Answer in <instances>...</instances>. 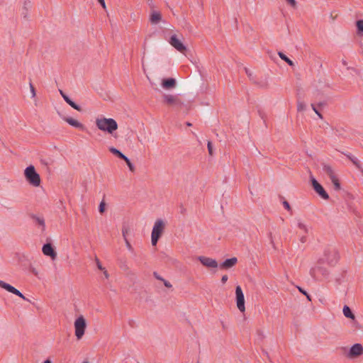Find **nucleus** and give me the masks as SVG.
Returning <instances> with one entry per match:
<instances>
[{
  "instance_id": "f257e3e1",
  "label": "nucleus",
  "mask_w": 363,
  "mask_h": 363,
  "mask_svg": "<svg viewBox=\"0 0 363 363\" xmlns=\"http://www.w3.org/2000/svg\"><path fill=\"white\" fill-rule=\"evenodd\" d=\"M96 125L99 130L107 132L115 138L117 137L113 135V133L118 129V124L114 119L106 118H96Z\"/></svg>"
},
{
  "instance_id": "f03ea898",
  "label": "nucleus",
  "mask_w": 363,
  "mask_h": 363,
  "mask_svg": "<svg viewBox=\"0 0 363 363\" xmlns=\"http://www.w3.org/2000/svg\"><path fill=\"white\" fill-rule=\"evenodd\" d=\"M324 259H319L315 265L310 270L311 276L315 280L327 279L329 275L328 269L325 267Z\"/></svg>"
},
{
  "instance_id": "7ed1b4c3",
  "label": "nucleus",
  "mask_w": 363,
  "mask_h": 363,
  "mask_svg": "<svg viewBox=\"0 0 363 363\" xmlns=\"http://www.w3.org/2000/svg\"><path fill=\"white\" fill-rule=\"evenodd\" d=\"M24 177L26 181L30 185L33 186H39L40 185V177L39 174L36 172L35 167L33 165H30L26 168L24 170Z\"/></svg>"
},
{
  "instance_id": "20e7f679",
  "label": "nucleus",
  "mask_w": 363,
  "mask_h": 363,
  "mask_svg": "<svg viewBox=\"0 0 363 363\" xmlns=\"http://www.w3.org/2000/svg\"><path fill=\"white\" fill-rule=\"evenodd\" d=\"M320 259H324V263L328 265L334 266L338 262V252L335 247H328L324 250L323 257Z\"/></svg>"
},
{
  "instance_id": "39448f33",
  "label": "nucleus",
  "mask_w": 363,
  "mask_h": 363,
  "mask_svg": "<svg viewBox=\"0 0 363 363\" xmlns=\"http://www.w3.org/2000/svg\"><path fill=\"white\" fill-rule=\"evenodd\" d=\"M165 228V223L162 219H157L153 226L151 234V242L153 246H155L161 238Z\"/></svg>"
},
{
  "instance_id": "423d86ee",
  "label": "nucleus",
  "mask_w": 363,
  "mask_h": 363,
  "mask_svg": "<svg viewBox=\"0 0 363 363\" xmlns=\"http://www.w3.org/2000/svg\"><path fill=\"white\" fill-rule=\"evenodd\" d=\"M75 335L77 340L82 339L86 328V322L83 315H79L74 321Z\"/></svg>"
},
{
  "instance_id": "0eeeda50",
  "label": "nucleus",
  "mask_w": 363,
  "mask_h": 363,
  "mask_svg": "<svg viewBox=\"0 0 363 363\" xmlns=\"http://www.w3.org/2000/svg\"><path fill=\"white\" fill-rule=\"evenodd\" d=\"M163 102L168 106H173L177 109L182 108L183 106V102L177 95L172 94H164L163 96Z\"/></svg>"
},
{
  "instance_id": "6e6552de",
  "label": "nucleus",
  "mask_w": 363,
  "mask_h": 363,
  "mask_svg": "<svg viewBox=\"0 0 363 363\" xmlns=\"http://www.w3.org/2000/svg\"><path fill=\"white\" fill-rule=\"evenodd\" d=\"M235 296H236V303L237 307L240 312H245V296L240 286H237L235 288Z\"/></svg>"
},
{
  "instance_id": "1a4fd4ad",
  "label": "nucleus",
  "mask_w": 363,
  "mask_h": 363,
  "mask_svg": "<svg viewBox=\"0 0 363 363\" xmlns=\"http://www.w3.org/2000/svg\"><path fill=\"white\" fill-rule=\"evenodd\" d=\"M311 184L313 186V189L321 198L325 200H328L329 199V196L328 193L325 191L324 188L313 177H311Z\"/></svg>"
},
{
  "instance_id": "9d476101",
  "label": "nucleus",
  "mask_w": 363,
  "mask_h": 363,
  "mask_svg": "<svg viewBox=\"0 0 363 363\" xmlns=\"http://www.w3.org/2000/svg\"><path fill=\"white\" fill-rule=\"evenodd\" d=\"M169 43L177 50L183 54H184L185 52L187 50L186 47L177 38L176 35H173L171 36Z\"/></svg>"
},
{
  "instance_id": "9b49d317",
  "label": "nucleus",
  "mask_w": 363,
  "mask_h": 363,
  "mask_svg": "<svg viewBox=\"0 0 363 363\" xmlns=\"http://www.w3.org/2000/svg\"><path fill=\"white\" fill-rule=\"evenodd\" d=\"M0 287L2 289H4L5 290H6L7 291H9L10 293H12V294L19 296L20 298H21L23 300L28 301V299L26 298L25 297V296L20 291H18L15 287L12 286L9 284L4 282L2 280H0Z\"/></svg>"
},
{
  "instance_id": "f8f14e48",
  "label": "nucleus",
  "mask_w": 363,
  "mask_h": 363,
  "mask_svg": "<svg viewBox=\"0 0 363 363\" xmlns=\"http://www.w3.org/2000/svg\"><path fill=\"white\" fill-rule=\"evenodd\" d=\"M198 259L203 266L206 267L217 268L218 266L217 261L210 257L199 256L198 257Z\"/></svg>"
},
{
  "instance_id": "ddd939ff",
  "label": "nucleus",
  "mask_w": 363,
  "mask_h": 363,
  "mask_svg": "<svg viewBox=\"0 0 363 363\" xmlns=\"http://www.w3.org/2000/svg\"><path fill=\"white\" fill-rule=\"evenodd\" d=\"M42 251L45 255L50 257L52 260H55L57 257V252L51 243L44 244Z\"/></svg>"
},
{
  "instance_id": "4468645a",
  "label": "nucleus",
  "mask_w": 363,
  "mask_h": 363,
  "mask_svg": "<svg viewBox=\"0 0 363 363\" xmlns=\"http://www.w3.org/2000/svg\"><path fill=\"white\" fill-rule=\"evenodd\" d=\"M363 353V347L361 344L356 343L352 346L350 350L348 356L354 358L360 356Z\"/></svg>"
},
{
  "instance_id": "2eb2a0df",
  "label": "nucleus",
  "mask_w": 363,
  "mask_h": 363,
  "mask_svg": "<svg viewBox=\"0 0 363 363\" xmlns=\"http://www.w3.org/2000/svg\"><path fill=\"white\" fill-rule=\"evenodd\" d=\"M177 85V82L174 78H166L162 81V86L163 89L169 90L174 89Z\"/></svg>"
},
{
  "instance_id": "dca6fc26",
  "label": "nucleus",
  "mask_w": 363,
  "mask_h": 363,
  "mask_svg": "<svg viewBox=\"0 0 363 363\" xmlns=\"http://www.w3.org/2000/svg\"><path fill=\"white\" fill-rule=\"evenodd\" d=\"M30 217L32 218L36 225H39L41 228V231L44 232L45 230V223L44 218L43 216H38L35 214H30Z\"/></svg>"
},
{
  "instance_id": "f3484780",
  "label": "nucleus",
  "mask_w": 363,
  "mask_h": 363,
  "mask_svg": "<svg viewBox=\"0 0 363 363\" xmlns=\"http://www.w3.org/2000/svg\"><path fill=\"white\" fill-rule=\"evenodd\" d=\"M62 119L73 127L79 128L82 130H85V126L82 123L79 122L78 121L72 118L64 116L62 117Z\"/></svg>"
},
{
  "instance_id": "a211bd4d",
  "label": "nucleus",
  "mask_w": 363,
  "mask_h": 363,
  "mask_svg": "<svg viewBox=\"0 0 363 363\" xmlns=\"http://www.w3.org/2000/svg\"><path fill=\"white\" fill-rule=\"evenodd\" d=\"M237 262L238 259L235 257L230 259H227L220 264V268L228 269L235 266L237 264Z\"/></svg>"
},
{
  "instance_id": "6ab92c4d",
  "label": "nucleus",
  "mask_w": 363,
  "mask_h": 363,
  "mask_svg": "<svg viewBox=\"0 0 363 363\" xmlns=\"http://www.w3.org/2000/svg\"><path fill=\"white\" fill-rule=\"evenodd\" d=\"M162 20V15L160 12L152 11L150 16V21L152 24H157Z\"/></svg>"
},
{
  "instance_id": "aec40b11",
  "label": "nucleus",
  "mask_w": 363,
  "mask_h": 363,
  "mask_svg": "<svg viewBox=\"0 0 363 363\" xmlns=\"http://www.w3.org/2000/svg\"><path fill=\"white\" fill-rule=\"evenodd\" d=\"M323 169L324 172L329 176L330 179H334L335 177H336L332 167L330 165L324 164L323 166Z\"/></svg>"
},
{
  "instance_id": "412c9836",
  "label": "nucleus",
  "mask_w": 363,
  "mask_h": 363,
  "mask_svg": "<svg viewBox=\"0 0 363 363\" xmlns=\"http://www.w3.org/2000/svg\"><path fill=\"white\" fill-rule=\"evenodd\" d=\"M343 314L347 318H350L352 320H354L355 318V316L352 311H351L350 308L347 305L344 306L343 307Z\"/></svg>"
},
{
  "instance_id": "4be33fe9",
  "label": "nucleus",
  "mask_w": 363,
  "mask_h": 363,
  "mask_svg": "<svg viewBox=\"0 0 363 363\" xmlns=\"http://www.w3.org/2000/svg\"><path fill=\"white\" fill-rule=\"evenodd\" d=\"M64 100L73 108L78 111H82V108L74 102L68 96H64Z\"/></svg>"
},
{
  "instance_id": "5701e85b",
  "label": "nucleus",
  "mask_w": 363,
  "mask_h": 363,
  "mask_svg": "<svg viewBox=\"0 0 363 363\" xmlns=\"http://www.w3.org/2000/svg\"><path fill=\"white\" fill-rule=\"evenodd\" d=\"M108 150L112 154H113L114 155H116V157L121 160H123V158L125 157V155L123 153H122L119 150L116 149V147H109Z\"/></svg>"
},
{
  "instance_id": "b1692460",
  "label": "nucleus",
  "mask_w": 363,
  "mask_h": 363,
  "mask_svg": "<svg viewBox=\"0 0 363 363\" xmlns=\"http://www.w3.org/2000/svg\"><path fill=\"white\" fill-rule=\"evenodd\" d=\"M278 55L280 57L281 60L286 62L289 66L294 67V63L292 60H291L286 55H284L282 52H279Z\"/></svg>"
},
{
  "instance_id": "393cba45",
  "label": "nucleus",
  "mask_w": 363,
  "mask_h": 363,
  "mask_svg": "<svg viewBox=\"0 0 363 363\" xmlns=\"http://www.w3.org/2000/svg\"><path fill=\"white\" fill-rule=\"evenodd\" d=\"M356 26L357 28V34L360 35L362 33H363V20L357 21Z\"/></svg>"
},
{
  "instance_id": "a878e982",
  "label": "nucleus",
  "mask_w": 363,
  "mask_h": 363,
  "mask_svg": "<svg viewBox=\"0 0 363 363\" xmlns=\"http://www.w3.org/2000/svg\"><path fill=\"white\" fill-rule=\"evenodd\" d=\"M123 160H124L125 162V163L127 164L130 171L132 172H134L135 169L134 165L130 162V160L126 156L123 158Z\"/></svg>"
},
{
  "instance_id": "bb28decb",
  "label": "nucleus",
  "mask_w": 363,
  "mask_h": 363,
  "mask_svg": "<svg viewBox=\"0 0 363 363\" xmlns=\"http://www.w3.org/2000/svg\"><path fill=\"white\" fill-rule=\"evenodd\" d=\"M330 179L333 184L335 190L339 191L340 189V184L338 181L337 178L336 177H335L334 179Z\"/></svg>"
},
{
  "instance_id": "cd10ccee",
  "label": "nucleus",
  "mask_w": 363,
  "mask_h": 363,
  "mask_svg": "<svg viewBox=\"0 0 363 363\" xmlns=\"http://www.w3.org/2000/svg\"><path fill=\"white\" fill-rule=\"evenodd\" d=\"M130 232V228L127 225H123L122 228V235L124 240L127 239V235Z\"/></svg>"
},
{
  "instance_id": "c85d7f7f",
  "label": "nucleus",
  "mask_w": 363,
  "mask_h": 363,
  "mask_svg": "<svg viewBox=\"0 0 363 363\" xmlns=\"http://www.w3.org/2000/svg\"><path fill=\"white\" fill-rule=\"evenodd\" d=\"M306 109V104L303 101H298L297 110L298 111H303Z\"/></svg>"
},
{
  "instance_id": "c756f323",
  "label": "nucleus",
  "mask_w": 363,
  "mask_h": 363,
  "mask_svg": "<svg viewBox=\"0 0 363 363\" xmlns=\"http://www.w3.org/2000/svg\"><path fill=\"white\" fill-rule=\"evenodd\" d=\"M106 210V203L104 201H102L99 206V211L100 213H104Z\"/></svg>"
},
{
  "instance_id": "7c9ffc66",
  "label": "nucleus",
  "mask_w": 363,
  "mask_h": 363,
  "mask_svg": "<svg viewBox=\"0 0 363 363\" xmlns=\"http://www.w3.org/2000/svg\"><path fill=\"white\" fill-rule=\"evenodd\" d=\"M298 291L303 294V295H305L307 298V299L309 301H311V296L304 290L300 286H297Z\"/></svg>"
},
{
  "instance_id": "2f4dec72",
  "label": "nucleus",
  "mask_w": 363,
  "mask_h": 363,
  "mask_svg": "<svg viewBox=\"0 0 363 363\" xmlns=\"http://www.w3.org/2000/svg\"><path fill=\"white\" fill-rule=\"evenodd\" d=\"M120 267L124 271H127L128 269V267L125 261L120 260Z\"/></svg>"
},
{
  "instance_id": "473e14b6",
  "label": "nucleus",
  "mask_w": 363,
  "mask_h": 363,
  "mask_svg": "<svg viewBox=\"0 0 363 363\" xmlns=\"http://www.w3.org/2000/svg\"><path fill=\"white\" fill-rule=\"evenodd\" d=\"M95 262H96V264L97 268H98L99 270L102 271V270H104V269H105V268L101 265V262H100V261H99V259H98V257H95Z\"/></svg>"
},
{
  "instance_id": "72a5a7b5",
  "label": "nucleus",
  "mask_w": 363,
  "mask_h": 363,
  "mask_svg": "<svg viewBox=\"0 0 363 363\" xmlns=\"http://www.w3.org/2000/svg\"><path fill=\"white\" fill-rule=\"evenodd\" d=\"M207 147H208V153L211 156H212L213 155V146H212V143L211 141H208V144H207Z\"/></svg>"
},
{
  "instance_id": "f704fd0d",
  "label": "nucleus",
  "mask_w": 363,
  "mask_h": 363,
  "mask_svg": "<svg viewBox=\"0 0 363 363\" xmlns=\"http://www.w3.org/2000/svg\"><path fill=\"white\" fill-rule=\"evenodd\" d=\"M29 86H30V92L32 94V97L34 98L36 96L35 89L31 82L29 83Z\"/></svg>"
},
{
  "instance_id": "c9c22d12",
  "label": "nucleus",
  "mask_w": 363,
  "mask_h": 363,
  "mask_svg": "<svg viewBox=\"0 0 363 363\" xmlns=\"http://www.w3.org/2000/svg\"><path fill=\"white\" fill-rule=\"evenodd\" d=\"M179 207L180 213L184 216L186 213V208L182 203H181Z\"/></svg>"
},
{
  "instance_id": "e433bc0d",
  "label": "nucleus",
  "mask_w": 363,
  "mask_h": 363,
  "mask_svg": "<svg viewBox=\"0 0 363 363\" xmlns=\"http://www.w3.org/2000/svg\"><path fill=\"white\" fill-rule=\"evenodd\" d=\"M298 227L303 230L306 233H308V229H307V227L301 222H299L298 223Z\"/></svg>"
},
{
  "instance_id": "4c0bfd02",
  "label": "nucleus",
  "mask_w": 363,
  "mask_h": 363,
  "mask_svg": "<svg viewBox=\"0 0 363 363\" xmlns=\"http://www.w3.org/2000/svg\"><path fill=\"white\" fill-rule=\"evenodd\" d=\"M125 240V245L128 248V250L130 252H133V247H132V245H130V242L128 241V239H125L124 240Z\"/></svg>"
},
{
  "instance_id": "58836bf2",
  "label": "nucleus",
  "mask_w": 363,
  "mask_h": 363,
  "mask_svg": "<svg viewBox=\"0 0 363 363\" xmlns=\"http://www.w3.org/2000/svg\"><path fill=\"white\" fill-rule=\"evenodd\" d=\"M245 73L247 75V77L250 78V80H253V76L252 72L247 68H245Z\"/></svg>"
},
{
  "instance_id": "ea45409f",
  "label": "nucleus",
  "mask_w": 363,
  "mask_h": 363,
  "mask_svg": "<svg viewBox=\"0 0 363 363\" xmlns=\"http://www.w3.org/2000/svg\"><path fill=\"white\" fill-rule=\"evenodd\" d=\"M311 107L314 112L318 116V117L323 118V115L316 109L315 105L312 104Z\"/></svg>"
},
{
  "instance_id": "a19ab883",
  "label": "nucleus",
  "mask_w": 363,
  "mask_h": 363,
  "mask_svg": "<svg viewBox=\"0 0 363 363\" xmlns=\"http://www.w3.org/2000/svg\"><path fill=\"white\" fill-rule=\"evenodd\" d=\"M289 4H290L293 8L296 7V1L295 0H286Z\"/></svg>"
},
{
  "instance_id": "79ce46f5",
  "label": "nucleus",
  "mask_w": 363,
  "mask_h": 363,
  "mask_svg": "<svg viewBox=\"0 0 363 363\" xmlns=\"http://www.w3.org/2000/svg\"><path fill=\"white\" fill-rule=\"evenodd\" d=\"M283 205H284V208H285L286 210H288L289 211H291V206H290V205H289V202H288V201H284L283 202Z\"/></svg>"
},
{
  "instance_id": "37998d69",
  "label": "nucleus",
  "mask_w": 363,
  "mask_h": 363,
  "mask_svg": "<svg viewBox=\"0 0 363 363\" xmlns=\"http://www.w3.org/2000/svg\"><path fill=\"white\" fill-rule=\"evenodd\" d=\"M153 276H154V277H155V279H157V280H160V281H162V280H163V278H162L161 276H160V275L158 274V273H157V272H153Z\"/></svg>"
},
{
  "instance_id": "c03bdc74",
  "label": "nucleus",
  "mask_w": 363,
  "mask_h": 363,
  "mask_svg": "<svg viewBox=\"0 0 363 363\" xmlns=\"http://www.w3.org/2000/svg\"><path fill=\"white\" fill-rule=\"evenodd\" d=\"M162 281H163L164 285L166 287H167V288H171V287L172 286V285L170 284V282H169V281H167V280H165V279H163V280H162Z\"/></svg>"
},
{
  "instance_id": "a18cd8bd",
  "label": "nucleus",
  "mask_w": 363,
  "mask_h": 363,
  "mask_svg": "<svg viewBox=\"0 0 363 363\" xmlns=\"http://www.w3.org/2000/svg\"><path fill=\"white\" fill-rule=\"evenodd\" d=\"M30 272H32L35 276H38V271L35 269V268L33 267H30Z\"/></svg>"
},
{
  "instance_id": "49530a36",
  "label": "nucleus",
  "mask_w": 363,
  "mask_h": 363,
  "mask_svg": "<svg viewBox=\"0 0 363 363\" xmlns=\"http://www.w3.org/2000/svg\"><path fill=\"white\" fill-rule=\"evenodd\" d=\"M228 276H227L226 274H225V275H223V276L222 277V278H221V282H222L223 284H225V283L228 281Z\"/></svg>"
},
{
  "instance_id": "de8ad7c7",
  "label": "nucleus",
  "mask_w": 363,
  "mask_h": 363,
  "mask_svg": "<svg viewBox=\"0 0 363 363\" xmlns=\"http://www.w3.org/2000/svg\"><path fill=\"white\" fill-rule=\"evenodd\" d=\"M98 1L104 9H106V4L104 0H98Z\"/></svg>"
},
{
  "instance_id": "09e8293b",
  "label": "nucleus",
  "mask_w": 363,
  "mask_h": 363,
  "mask_svg": "<svg viewBox=\"0 0 363 363\" xmlns=\"http://www.w3.org/2000/svg\"><path fill=\"white\" fill-rule=\"evenodd\" d=\"M103 273H104V277L106 278V279H108L109 277V274L108 273L107 270L106 269H104V270H102Z\"/></svg>"
},
{
  "instance_id": "8fccbe9b",
  "label": "nucleus",
  "mask_w": 363,
  "mask_h": 363,
  "mask_svg": "<svg viewBox=\"0 0 363 363\" xmlns=\"http://www.w3.org/2000/svg\"><path fill=\"white\" fill-rule=\"evenodd\" d=\"M333 13H334V12H331V13H330V17L331 18V19H332L333 21H335V20L336 19V18H337V15L336 14V15H335V16H334V15H333Z\"/></svg>"
},
{
  "instance_id": "3c124183",
  "label": "nucleus",
  "mask_w": 363,
  "mask_h": 363,
  "mask_svg": "<svg viewBox=\"0 0 363 363\" xmlns=\"http://www.w3.org/2000/svg\"><path fill=\"white\" fill-rule=\"evenodd\" d=\"M147 4H148V5H149L151 8H153V7H154V4H153V1H152V0H147Z\"/></svg>"
},
{
  "instance_id": "603ef678",
  "label": "nucleus",
  "mask_w": 363,
  "mask_h": 363,
  "mask_svg": "<svg viewBox=\"0 0 363 363\" xmlns=\"http://www.w3.org/2000/svg\"><path fill=\"white\" fill-rule=\"evenodd\" d=\"M60 94H61V96H62V98H63V99H64V96H67V94H65L64 93V91H62V90H60Z\"/></svg>"
},
{
  "instance_id": "864d4df0",
  "label": "nucleus",
  "mask_w": 363,
  "mask_h": 363,
  "mask_svg": "<svg viewBox=\"0 0 363 363\" xmlns=\"http://www.w3.org/2000/svg\"><path fill=\"white\" fill-rule=\"evenodd\" d=\"M342 63L344 66H347V62L345 60L342 59Z\"/></svg>"
},
{
  "instance_id": "5fc2aeb1",
  "label": "nucleus",
  "mask_w": 363,
  "mask_h": 363,
  "mask_svg": "<svg viewBox=\"0 0 363 363\" xmlns=\"http://www.w3.org/2000/svg\"><path fill=\"white\" fill-rule=\"evenodd\" d=\"M301 241L302 242H306V237H302V238H301Z\"/></svg>"
},
{
  "instance_id": "6e6d98bb",
  "label": "nucleus",
  "mask_w": 363,
  "mask_h": 363,
  "mask_svg": "<svg viewBox=\"0 0 363 363\" xmlns=\"http://www.w3.org/2000/svg\"><path fill=\"white\" fill-rule=\"evenodd\" d=\"M43 363H52V362L49 359H48L45 361H44Z\"/></svg>"
},
{
  "instance_id": "4d7b16f0",
  "label": "nucleus",
  "mask_w": 363,
  "mask_h": 363,
  "mask_svg": "<svg viewBox=\"0 0 363 363\" xmlns=\"http://www.w3.org/2000/svg\"><path fill=\"white\" fill-rule=\"evenodd\" d=\"M186 125L187 126H189V127H190V126H191V125H192V124H191L190 122H186Z\"/></svg>"
},
{
  "instance_id": "13d9d810",
  "label": "nucleus",
  "mask_w": 363,
  "mask_h": 363,
  "mask_svg": "<svg viewBox=\"0 0 363 363\" xmlns=\"http://www.w3.org/2000/svg\"><path fill=\"white\" fill-rule=\"evenodd\" d=\"M261 86H262V87H267V83H264V85H261Z\"/></svg>"
},
{
  "instance_id": "bf43d9fd",
  "label": "nucleus",
  "mask_w": 363,
  "mask_h": 363,
  "mask_svg": "<svg viewBox=\"0 0 363 363\" xmlns=\"http://www.w3.org/2000/svg\"><path fill=\"white\" fill-rule=\"evenodd\" d=\"M347 69H352V70H354V68H352V67H347Z\"/></svg>"
},
{
  "instance_id": "052dcab7",
  "label": "nucleus",
  "mask_w": 363,
  "mask_h": 363,
  "mask_svg": "<svg viewBox=\"0 0 363 363\" xmlns=\"http://www.w3.org/2000/svg\"><path fill=\"white\" fill-rule=\"evenodd\" d=\"M318 105L319 106H323V103H319Z\"/></svg>"
},
{
  "instance_id": "680f3d73",
  "label": "nucleus",
  "mask_w": 363,
  "mask_h": 363,
  "mask_svg": "<svg viewBox=\"0 0 363 363\" xmlns=\"http://www.w3.org/2000/svg\"><path fill=\"white\" fill-rule=\"evenodd\" d=\"M83 363H89L88 362H84Z\"/></svg>"
}]
</instances>
